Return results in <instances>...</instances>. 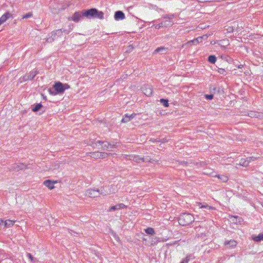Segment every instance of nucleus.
<instances>
[{
  "label": "nucleus",
  "mask_w": 263,
  "mask_h": 263,
  "mask_svg": "<svg viewBox=\"0 0 263 263\" xmlns=\"http://www.w3.org/2000/svg\"><path fill=\"white\" fill-rule=\"evenodd\" d=\"M83 15L87 18L95 17L99 19L104 18V13L102 11H98L96 8H91L83 11Z\"/></svg>",
  "instance_id": "f257e3e1"
},
{
  "label": "nucleus",
  "mask_w": 263,
  "mask_h": 263,
  "mask_svg": "<svg viewBox=\"0 0 263 263\" xmlns=\"http://www.w3.org/2000/svg\"><path fill=\"white\" fill-rule=\"evenodd\" d=\"M176 15L175 14H165L162 16L164 19H168L164 21H162L160 23L157 25H154V26L157 29H160L161 27H167L172 26L173 25V22L172 21Z\"/></svg>",
  "instance_id": "f03ea898"
},
{
  "label": "nucleus",
  "mask_w": 263,
  "mask_h": 263,
  "mask_svg": "<svg viewBox=\"0 0 263 263\" xmlns=\"http://www.w3.org/2000/svg\"><path fill=\"white\" fill-rule=\"evenodd\" d=\"M69 88V86L67 84H63L60 82H55L53 85V88L56 92L52 90L51 88L49 89L50 94L55 95L57 94L63 93L66 89Z\"/></svg>",
  "instance_id": "7ed1b4c3"
},
{
  "label": "nucleus",
  "mask_w": 263,
  "mask_h": 263,
  "mask_svg": "<svg viewBox=\"0 0 263 263\" xmlns=\"http://www.w3.org/2000/svg\"><path fill=\"white\" fill-rule=\"evenodd\" d=\"M194 216L189 213H183L179 217V223L181 226H187L194 221Z\"/></svg>",
  "instance_id": "20e7f679"
},
{
  "label": "nucleus",
  "mask_w": 263,
  "mask_h": 263,
  "mask_svg": "<svg viewBox=\"0 0 263 263\" xmlns=\"http://www.w3.org/2000/svg\"><path fill=\"white\" fill-rule=\"evenodd\" d=\"M85 195L90 198L97 197L100 195V190L89 189L86 191Z\"/></svg>",
  "instance_id": "39448f33"
},
{
  "label": "nucleus",
  "mask_w": 263,
  "mask_h": 263,
  "mask_svg": "<svg viewBox=\"0 0 263 263\" xmlns=\"http://www.w3.org/2000/svg\"><path fill=\"white\" fill-rule=\"evenodd\" d=\"M37 74V72L36 70L30 71L29 73H26L25 76L20 78L21 82L31 80Z\"/></svg>",
  "instance_id": "423d86ee"
},
{
  "label": "nucleus",
  "mask_w": 263,
  "mask_h": 263,
  "mask_svg": "<svg viewBox=\"0 0 263 263\" xmlns=\"http://www.w3.org/2000/svg\"><path fill=\"white\" fill-rule=\"evenodd\" d=\"M142 91L147 97H150L153 93L152 87L149 85H144L142 88Z\"/></svg>",
  "instance_id": "0eeeda50"
},
{
  "label": "nucleus",
  "mask_w": 263,
  "mask_h": 263,
  "mask_svg": "<svg viewBox=\"0 0 263 263\" xmlns=\"http://www.w3.org/2000/svg\"><path fill=\"white\" fill-rule=\"evenodd\" d=\"M100 195L103 196H106L109 194H111V192L110 190V187L109 186V185H105L103 187H101L100 189Z\"/></svg>",
  "instance_id": "6e6552de"
},
{
  "label": "nucleus",
  "mask_w": 263,
  "mask_h": 263,
  "mask_svg": "<svg viewBox=\"0 0 263 263\" xmlns=\"http://www.w3.org/2000/svg\"><path fill=\"white\" fill-rule=\"evenodd\" d=\"M26 166L24 163H15L12 166L11 169L15 171H19L25 169Z\"/></svg>",
  "instance_id": "1a4fd4ad"
},
{
  "label": "nucleus",
  "mask_w": 263,
  "mask_h": 263,
  "mask_svg": "<svg viewBox=\"0 0 263 263\" xmlns=\"http://www.w3.org/2000/svg\"><path fill=\"white\" fill-rule=\"evenodd\" d=\"M237 242L234 239L230 240L229 241H226L224 242V246L226 248L230 249L231 248H234L236 246Z\"/></svg>",
  "instance_id": "9d476101"
},
{
  "label": "nucleus",
  "mask_w": 263,
  "mask_h": 263,
  "mask_svg": "<svg viewBox=\"0 0 263 263\" xmlns=\"http://www.w3.org/2000/svg\"><path fill=\"white\" fill-rule=\"evenodd\" d=\"M98 143L99 145H101V148L105 151L109 149V145H111V143L107 141H102L100 140L98 141Z\"/></svg>",
  "instance_id": "9b49d317"
},
{
  "label": "nucleus",
  "mask_w": 263,
  "mask_h": 263,
  "mask_svg": "<svg viewBox=\"0 0 263 263\" xmlns=\"http://www.w3.org/2000/svg\"><path fill=\"white\" fill-rule=\"evenodd\" d=\"M125 17L124 13L121 11H116L114 15V18L116 21L123 20Z\"/></svg>",
  "instance_id": "f8f14e48"
},
{
  "label": "nucleus",
  "mask_w": 263,
  "mask_h": 263,
  "mask_svg": "<svg viewBox=\"0 0 263 263\" xmlns=\"http://www.w3.org/2000/svg\"><path fill=\"white\" fill-rule=\"evenodd\" d=\"M12 16V14L7 12L3 14L0 18V26L5 23L8 18Z\"/></svg>",
  "instance_id": "ddd939ff"
},
{
  "label": "nucleus",
  "mask_w": 263,
  "mask_h": 263,
  "mask_svg": "<svg viewBox=\"0 0 263 263\" xmlns=\"http://www.w3.org/2000/svg\"><path fill=\"white\" fill-rule=\"evenodd\" d=\"M82 13L83 11L82 12H76L72 17V20L75 22H79L82 16H84Z\"/></svg>",
  "instance_id": "4468645a"
},
{
  "label": "nucleus",
  "mask_w": 263,
  "mask_h": 263,
  "mask_svg": "<svg viewBox=\"0 0 263 263\" xmlns=\"http://www.w3.org/2000/svg\"><path fill=\"white\" fill-rule=\"evenodd\" d=\"M136 114H132L131 115H128V114H125L123 116V118H122L121 122L122 123H126L128 121H129L132 119L134 118Z\"/></svg>",
  "instance_id": "2eb2a0df"
},
{
  "label": "nucleus",
  "mask_w": 263,
  "mask_h": 263,
  "mask_svg": "<svg viewBox=\"0 0 263 263\" xmlns=\"http://www.w3.org/2000/svg\"><path fill=\"white\" fill-rule=\"evenodd\" d=\"M129 160H133L136 162H140V161H142L143 157H140L138 155H132L129 156Z\"/></svg>",
  "instance_id": "dca6fc26"
},
{
  "label": "nucleus",
  "mask_w": 263,
  "mask_h": 263,
  "mask_svg": "<svg viewBox=\"0 0 263 263\" xmlns=\"http://www.w3.org/2000/svg\"><path fill=\"white\" fill-rule=\"evenodd\" d=\"M55 182H52L50 180H46L44 182V184L48 187L49 189L51 190L54 188V183Z\"/></svg>",
  "instance_id": "f3484780"
},
{
  "label": "nucleus",
  "mask_w": 263,
  "mask_h": 263,
  "mask_svg": "<svg viewBox=\"0 0 263 263\" xmlns=\"http://www.w3.org/2000/svg\"><path fill=\"white\" fill-rule=\"evenodd\" d=\"M15 223V221L11 220H6L5 221L4 220V228H9L12 227Z\"/></svg>",
  "instance_id": "a211bd4d"
},
{
  "label": "nucleus",
  "mask_w": 263,
  "mask_h": 263,
  "mask_svg": "<svg viewBox=\"0 0 263 263\" xmlns=\"http://www.w3.org/2000/svg\"><path fill=\"white\" fill-rule=\"evenodd\" d=\"M231 219L232 222L235 223H240L242 221V218L238 217L237 216H231Z\"/></svg>",
  "instance_id": "6ab92c4d"
},
{
  "label": "nucleus",
  "mask_w": 263,
  "mask_h": 263,
  "mask_svg": "<svg viewBox=\"0 0 263 263\" xmlns=\"http://www.w3.org/2000/svg\"><path fill=\"white\" fill-rule=\"evenodd\" d=\"M125 207V205L124 204L120 203V204H118L116 205H114V206H112L111 207H110L109 211H115L116 210H119L121 209H123Z\"/></svg>",
  "instance_id": "aec40b11"
},
{
  "label": "nucleus",
  "mask_w": 263,
  "mask_h": 263,
  "mask_svg": "<svg viewBox=\"0 0 263 263\" xmlns=\"http://www.w3.org/2000/svg\"><path fill=\"white\" fill-rule=\"evenodd\" d=\"M252 239L254 241L256 242L260 241L263 240V233H260L257 236H253Z\"/></svg>",
  "instance_id": "412c9836"
},
{
  "label": "nucleus",
  "mask_w": 263,
  "mask_h": 263,
  "mask_svg": "<svg viewBox=\"0 0 263 263\" xmlns=\"http://www.w3.org/2000/svg\"><path fill=\"white\" fill-rule=\"evenodd\" d=\"M109 186L110 187L111 194L115 193L118 190V184H113L109 185Z\"/></svg>",
  "instance_id": "4be33fe9"
},
{
  "label": "nucleus",
  "mask_w": 263,
  "mask_h": 263,
  "mask_svg": "<svg viewBox=\"0 0 263 263\" xmlns=\"http://www.w3.org/2000/svg\"><path fill=\"white\" fill-rule=\"evenodd\" d=\"M158 160L156 159H152L149 156H146L145 157H143L142 162H150L152 163H154V162L158 163Z\"/></svg>",
  "instance_id": "5701e85b"
},
{
  "label": "nucleus",
  "mask_w": 263,
  "mask_h": 263,
  "mask_svg": "<svg viewBox=\"0 0 263 263\" xmlns=\"http://www.w3.org/2000/svg\"><path fill=\"white\" fill-rule=\"evenodd\" d=\"M215 177H217L223 182H226L228 180V177L223 175H216Z\"/></svg>",
  "instance_id": "b1692460"
},
{
  "label": "nucleus",
  "mask_w": 263,
  "mask_h": 263,
  "mask_svg": "<svg viewBox=\"0 0 263 263\" xmlns=\"http://www.w3.org/2000/svg\"><path fill=\"white\" fill-rule=\"evenodd\" d=\"M164 51H166V48L164 47H160L155 50L154 53L156 54L159 52H162L163 53Z\"/></svg>",
  "instance_id": "393cba45"
},
{
  "label": "nucleus",
  "mask_w": 263,
  "mask_h": 263,
  "mask_svg": "<svg viewBox=\"0 0 263 263\" xmlns=\"http://www.w3.org/2000/svg\"><path fill=\"white\" fill-rule=\"evenodd\" d=\"M208 61L212 64H214L216 61V57L215 55H211L208 57Z\"/></svg>",
  "instance_id": "a878e982"
},
{
  "label": "nucleus",
  "mask_w": 263,
  "mask_h": 263,
  "mask_svg": "<svg viewBox=\"0 0 263 263\" xmlns=\"http://www.w3.org/2000/svg\"><path fill=\"white\" fill-rule=\"evenodd\" d=\"M42 107V105L41 103L37 104L34 107L32 108V110L33 112H36L39 111Z\"/></svg>",
  "instance_id": "bb28decb"
},
{
  "label": "nucleus",
  "mask_w": 263,
  "mask_h": 263,
  "mask_svg": "<svg viewBox=\"0 0 263 263\" xmlns=\"http://www.w3.org/2000/svg\"><path fill=\"white\" fill-rule=\"evenodd\" d=\"M91 157L94 159L100 158V152H96L91 153Z\"/></svg>",
  "instance_id": "cd10ccee"
},
{
  "label": "nucleus",
  "mask_w": 263,
  "mask_h": 263,
  "mask_svg": "<svg viewBox=\"0 0 263 263\" xmlns=\"http://www.w3.org/2000/svg\"><path fill=\"white\" fill-rule=\"evenodd\" d=\"M145 232L149 235H153L155 234V231L153 228H147V229H145Z\"/></svg>",
  "instance_id": "c85d7f7f"
},
{
  "label": "nucleus",
  "mask_w": 263,
  "mask_h": 263,
  "mask_svg": "<svg viewBox=\"0 0 263 263\" xmlns=\"http://www.w3.org/2000/svg\"><path fill=\"white\" fill-rule=\"evenodd\" d=\"M234 26H228L227 28L226 29L228 32L231 33L234 31V28L235 27V24L236 23H233Z\"/></svg>",
  "instance_id": "c756f323"
},
{
  "label": "nucleus",
  "mask_w": 263,
  "mask_h": 263,
  "mask_svg": "<svg viewBox=\"0 0 263 263\" xmlns=\"http://www.w3.org/2000/svg\"><path fill=\"white\" fill-rule=\"evenodd\" d=\"M100 158H107L110 155H111L110 153H107L104 152H100Z\"/></svg>",
  "instance_id": "7c9ffc66"
},
{
  "label": "nucleus",
  "mask_w": 263,
  "mask_h": 263,
  "mask_svg": "<svg viewBox=\"0 0 263 263\" xmlns=\"http://www.w3.org/2000/svg\"><path fill=\"white\" fill-rule=\"evenodd\" d=\"M249 116L251 117H256V118L260 117V115L259 113L255 112H251L249 114Z\"/></svg>",
  "instance_id": "2f4dec72"
},
{
  "label": "nucleus",
  "mask_w": 263,
  "mask_h": 263,
  "mask_svg": "<svg viewBox=\"0 0 263 263\" xmlns=\"http://www.w3.org/2000/svg\"><path fill=\"white\" fill-rule=\"evenodd\" d=\"M160 102L162 103L163 104V105L165 106V107H168V100H166V99H160Z\"/></svg>",
  "instance_id": "473e14b6"
},
{
  "label": "nucleus",
  "mask_w": 263,
  "mask_h": 263,
  "mask_svg": "<svg viewBox=\"0 0 263 263\" xmlns=\"http://www.w3.org/2000/svg\"><path fill=\"white\" fill-rule=\"evenodd\" d=\"M33 15V13L32 12H28L25 15H24L22 17V18L23 19H27L28 18L32 17Z\"/></svg>",
  "instance_id": "72a5a7b5"
},
{
  "label": "nucleus",
  "mask_w": 263,
  "mask_h": 263,
  "mask_svg": "<svg viewBox=\"0 0 263 263\" xmlns=\"http://www.w3.org/2000/svg\"><path fill=\"white\" fill-rule=\"evenodd\" d=\"M199 40H201V37H199V38H197V39H194L192 41H191L190 42H189L187 43H192L194 44H197L199 43Z\"/></svg>",
  "instance_id": "f704fd0d"
},
{
  "label": "nucleus",
  "mask_w": 263,
  "mask_h": 263,
  "mask_svg": "<svg viewBox=\"0 0 263 263\" xmlns=\"http://www.w3.org/2000/svg\"><path fill=\"white\" fill-rule=\"evenodd\" d=\"M190 259V256H187L185 258L182 259L180 263H188Z\"/></svg>",
  "instance_id": "c9c22d12"
},
{
  "label": "nucleus",
  "mask_w": 263,
  "mask_h": 263,
  "mask_svg": "<svg viewBox=\"0 0 263 263\" xmlns=\"http://www.w3.org/2000/svg\"><path fill=\"white\" fill-rule=\"evenodd\" d=\"M199 205H200L201 208H208L209 209H213L212 206H209L207 204H205L204 205H201V203H199Z\"/></svg>",
  "instance_id": "e433bc0d"
},
{
  "label": "nucleus",
  "mask_w": 263,
  "mask_h": 263,
  "mask_svg": "<svg viewBox=\"0 0 263 263\" xmlns=\"http://www.w3.org/2000/svg\"><path fill=\"white\" fill-rule=\"evenodd\" d=\"M27 256L30 259L31 262H35V259H34V257L32 256V255L30 253H28Z\"/></svg>",
  "instance_id": "4c0bfd02"
},
{
  "label": "nucleus",
  "mask_w": 263,
  "mask_h": 263,
  "mask_svg": "<svg viewBox=\"0 0 263 263\" xmlns=\"http://www.w3.org/2000/svg\"><path fill=\"white\" fill-rule=\"evenodd\" d=\"M218 71L219 73L222 74H225V73H226L225 70L223 68H219V69L218 70Z\"/></svg>",
  "instance_id": "58836bf2"
},
{
  "label": "nucleus",
  "mask_w": 263,
  "mask_h": 263,
  "mask_svg": "<svg viewBox=\"0 0 263 263\" xmlns=\"http://www.w3.org/2000/svg\"><path fill=\"white\" fill-rule=\"evenodd\" d=\"M205 97L208 100H212L213 98V95H205Z\"/></svg>",
  "instance_id": "ea45409f"
},
{
  "label": "nucleus",
  "mask_w": 263,
  "mask_h": 263,
  "mask_svg": "<svg viewBox=\"0 0 263 263\" xmlns=\"http://www.w3.org/2000/svg\"><path fill=\"white\" fill-rule=\"evenodd\" d=\"M256 159V158L255 157H250L249 158H248V160H247V161H248V163L246 165H248V164L251 161H254Z\"/></svg>",
  "instance_id": "a19ab883"
},
{
  "label": "nucleus",
  "mask_w": 263,
  "mask_h": 263,
  "mask_svg": "<svg viewBox=\"0 0 263 263\" xmlns=\"http://www.w3.org/2000/svg\"><path fill=\"white\" fill-rule=\"evenodd\" d=\"M98 144H99L98 143V141L97 142H92L91 144H90V145L94 148H97L98 147Z\"/></svg>",
  "instance_id": "79ce46f5"
},
{
  "label": "nucleus",
  "mask_w": 263,
  "mask_h": 263,
  "mask_svg": "<svg viewBox=\"0 0 263 263\" xmlns=\"http://www.w3.org/2000/svg\"><path fill=\"white\" fill-rule=\"evenodd\" d=\"M167 141H168V140L166 138H163L161 139H159V141H158V142H161V143H165Z\"/></svg>",
  "instance_id": "37998d69"
},
{
  "label": "nucleus",
  "mask_w": 263,
  "mask_h": 263,
  "mask_svg": "<svg viewBox=\"0 0 263 263\" xmlns=\"http://www.w3.org/2000/svg\"><path fill=\"white\" fill-rule=\"evenodd\" d=\"M62 32L61 29L57 30L54 33V34H58L60 35L62 34Z\"/></svg>",
  "instance_id": "c03bdc74"
},
{
  "label": "nucleus",
  "mask_w": 263,
  "mask_h": 263,
  "mask_svg": "<svg viewBox=\"0 0 263 263\" xmlns=\"http://www.w3.org/2000/svg\"><path fill=\"white\" fill-rule=\"evenodd\" d=\"M117 146L116 144H114L111 143V145H109V150L112 151V148H116Z\"/></svg>",
  "instance_id": "a18cd8bd"
},
{
  "label": "nucleus",
  "mask_w": 263,
  "mask_h": 263,
  "mask_svg": "<svg viewBox=\"0 0 263 263\" xmlns=\"http://www.w3.org/2000/svg\"><path fill=\"white\" fill-rule=\"evenodd\" d=\"M132 155H130L131 156ZM129 156L130 155H122V157L124 158V159H127V160H129Z\"/></svg>",
  "instance_id": "49530a36"
},
{
  "label": "nucleus",
  "mask_w": 263,
  "mask_h": 263,
  "mask_svg": "<svg viewBox=\"0 0 263 263\" xmlns=\"http://www.w3.org/2000/svg\"><path fill=\"white\" fill-rule=\"evenodd\" d=\"M188 163L186 161H180L179 162V164L183 165V166H185L187 165V164Z\"/></svg>",
  "instance_id": "de8ad7c7"
},
{
  "label": "nucleus",
  "mask_w": 263,
  "mask_h": 263,
  "mask_svg": "<svg viewBox=\"0 0 263 263\" xmlns=\"http://www.w3.org/2000/svg\"><path fill=\"white\" fill-rule=\"evenodd\" d=\"M53 41V39L52 38V37H50V38H48L47 40H46V41L47 42H51Z\"/></svg>",
  "instance_id": "09e8293b"
},
{
  "label": "nucleus",
  "mask_w": 263,
  "mask_h": 263,
  "mask_svg": "<svg viewBox=\"0 0 263 263\" xmlns=\"http://www.w3.org/2000/svg\"><path fill=\"white\" fill-rule=\"evenodd\" d=\"M150 140L152 141V142H158V141H159V139H151Z\"/></svg>",
  "instance_id": "8fccbe9b"
},
{
  "label": "nucleus",
  "mask_w": 263,
  "mask_h": 263,
  "mask_svg": "<svg viewBox=\"0 0 263 263\" xmlns=\"http://www.w3.org/2000/svg\"><path fill=\"white\" fill-rule=\"evenodd\" d=\"M243 66L242 65H239L238 67L241 68Z\"/></svg>",
  "instance_id": "3c124183"
},
{
  "label": "nucleus",
  "mask_w": 263,
  "mask_h": 263,
  "mask_svg": "<svg viewBox=\"0 0 263 263\" xmlns=\"http://www.w3.org/2000/svg\"><path fill=\"white\" fill-rule=\"evenodd\" d=\"M4 224V222H0V225L1 226V224Z\"/></svg>",
  "instance_id": "603ef678"
}]
</instances>
